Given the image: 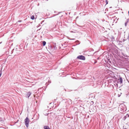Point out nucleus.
<instances>
[{
    "label": "nucleus",
    "instance_id": "26",
    "mask_svg": "<svg viewBox=\"0 0 129 129\" xmlns=\"http://www.w3.org/2000/svg\"><path fill=\"white\" fill-rule=\"evenodd\" d=\"M94 62H95V63H96V62H95V61Z\"/></svg>",
    "mask_w": 129,
    "mask_h": 129
},
{
    "label": "nucleus",
    "instance_id": "31",
    "mask_svg": "<svg viewBox=\"0 0 129 129\" xmlns=\"http://www.w3.org/2000/svg\"><path fill=\"white\" fill-rule=\"evenodd\" d=\"M124 129H126V128H125Z\"/></svg>",
    "mask_w": 129,
    "mask_h": 129
},
{
    "label": "nucleus",
    "instance_id": "22",
    "mask_svg": "<svg viewBox=\"0 0 129 129\" xmlns=\"http://www.w3.org/2000/svg\"><path fill=\"white\" fill-rule=\"evenodd\" d=\"M48 114H46V115H47Z\"/></svg>",
    "mask_w": 129,
    "mask_h": 129
},
{
    "label": "nucleus",
    "instance_id": "5",
    "mask_svg": "<svg viewBox=\"0 0 129 129\" xmlns=\"http://www.w3.org/2000/svg\"><path fill=\"white\" fill-rule=\"evenodd\" d=\"M31 92L30 91H29L27 92L26 94V97L28 98L31 94Z\"/></svg>",
    "mask_w": 129,
    "mask_h": 129
},
{
    "label": "nucleus",
    "instance_id": "11",
    "mask_svg": "<svg viewBox=\"0 0 129 129\" xmlns=\"http://www.w3.org/2000/svg\"><path fill=\"white\" fill-rule=\"evenodd\" d=\"M30 18L32 20H34L35 19L34 16L33 15L32 16L30 17Z\"/></svg>",
    "mask_w": 129,
    "mask_h": 129
},
{
    "label": "nucleus",
    "instance_id": "8",
    "mask_svg": "<svg viewBox=\"0 0 129 129\" xmlns=\"http://www.w3.org/2000/svg\"><path fill=\"white\" fill-rule=\"evenodd\" d=\"M44 129H51L47 126H45L44 127Z\"/></svg>",
    "mask_w": 129,
    "mask_h": 129
},
{
    "label": "nucleus",
    "instance_id": "17",
    "mask_svg": "<svg viewBox=\"0 0 129 129\" xmlns=\"http://www.w3.org/2000/svg\"><path fill=\"white\" fill-rule=\"evenodd\" d=\"M67 117H68V118H70V117H69V116H67Z\"/></svg>",
    "mask_w": 129,
    "mask_h": 129
},
{
    "label": "nucleus",
    "instance_id": "23",
    "mask_svg": "<svg viewBox=\"0 0 129 129\" xmlns=\"http://www.w3.org/2000/svg\"><path fill=\"white\" fill-rule=\"evenodd\" d=\"M48 114H46V115H47Z\"/></svg>",
    "mask_w": 129,
    "mask_h": 129
},
{
    "label": "nucleus",
    "instance_id": "2",
    "mask_svg": "<svg viewBox=\"0 0 129 129\" xmlns=\"http://www.w3.org/2000/svg\"><path fill=\"white\" fill-rule=\"evenodd\" d=\"M56 46V43H53L50 46V50L51 51H53L55 50L57 48Z\"/></svg>",
    "mask_w": 129,
    "mask_h": 129
},
{
    "label": "nucleus",
    "instance_id": "3",
    "mask_svg": "<svg viewBox=\"0 0 129 129\" xmlns=\"http://www.w3.org/2000/svg\"><path fill=\"white\" fill-rule=\"evenodd\" d=\"M25 123L27 127H28L29 125V120L27 117H26L24 120Z\"/></svg>",
    "mask_w": 129,
    "mask_h": 129
},
{
    "label": "nucleus",
    "instance_id": "9",
    "mask_svg": "<svg viewBox=\"0 0 129 129\" xmlns=\"http://www.w3.org/2000/svg\"><path fill=\"white\" fill-rule=\"evenodd\" d=\"M43 45V46H45L46 43V42L45 41H42Z\"/></svg>",
    "mask_w": 129,
    "mask_h": 129
},
{
    "label": "nucleus",
    "instance_id": "29",
    "mask_svg": "<svg viewBox=\"0 0 129 129\" xmlns=\"http://www.w3.org/2000/svg\"><path fill=\"white\" fill-rule=\"evenodd\" d=\"M123 105L124 106V105Z\"/></svg>",
    "mask_w": 129,
    "mask_h": 129
},
{
    "label": "nucleus",
    "instance_id": "25",
    "mask_svg": "<svg viewBox=\"0 0 129 129\" xmlns=\"http://www.w3.org/2000/svg\"><path fill=\"white\" fill-rule=\"evenodd\" d=\"M73 117H72V119H73Z\"/></svg>",
    "mask_w": 129,
    "mask_h": 129
},
{
    "label": "nucleus",
    "instance_id": "20",
    "mask_svg": "<svg viewBox=\"0 0 129 129\" xmlns=\"http://www.w3.org/2000/svg\"><path fill=\"white\" fill-rule=\"evenodd\" d=\"M40 88L39 89H39H42V88Z\"/></svg>",
    "mask_w": 129,
    "mask_h": 129
},
{
    "label": "nucleus",
    "instance_id": "10",
    "mask_svg": "<svg viewBox=\"0 0 129 129\" xmlns=\"http://www.w3.org/2000/svg\"><path fill=\"white\" fill-rule=\"evenodd\" d=\"M76 45H79V44H80V42L79 41H78V40L76 41Z\"/></svg>",
    "mask_w": 129,
    "mask_h": 129
},
{
    "label": "nucleus",
    "instance_id": "16",
    "mask_svg": "<svg viewBox=\"0 0 129 129\" xmlns=\"http://www.w3.org/2000/svg\"><path fill=\"white\" fill-rule=\"evenodd\" d=\"M127 21L126 22H125V26H126V25H127Z\"/></svg>",
    "mask_w": 129,
    "mask_h": 129
},
{
    "label": "nucleus",
    "instance_id": "15",
    "mask_svg": "<svg viewBox=\"0 0 129 129\" xmlns=\"http://www.w3.org/2000/svg\"><path fill=\"white\" fill-rule=\"evenodd\" d=\"M78 112H76L75 113V115L76 116H77L78 115V114H77Z\"/></svg>",
    "mask_w": 129,
    "mask_h": 129
},
{
    "label": "nucleus",
    "instance_id": "24",
    "mask_svg": "<svg viewBox=\"0 0 129 129\" xmlns=\"http://www.w3.org/2000/svg\"><path fill=\"white\" fill-rule=\"evenodd\" d=\"M128 14H129V11L128 12Z\"/></svg>",
    "mask_w": 129,
    "mask_h": 129
},
{
    "label": "nucleus",
    "instance_id": "7",
    "mask_svg": "<svg viewBox=\"0 0 129 129\" xmlns=\"http://www.w3.org/2000/svg\"><path fill=\"white\" fill-rule=\"evenodd\" d=\"M119 82L120 83H122V79L121 78H120L119 79H118Z\"/></svg>",
    "mask_w": 129,
    "mask_h": 129
},
{
    "label": "nucleus",
    "instance_id": "30",
    "mask_svg": "<svg viewBox=\"0 0 129 129\" xmlns=\"http://www.w3.org/2000/svg\"><path fill=\"white\" fill-rule=\"evenodd\" d=\"M95 52L94 53V54H95Z\"/></svg>",
    "mask_w": 129,
    "mask_h": 129
},
{
    "label": "nucleus",
    "instance_id": "6",
    "mask_svg": "<svg viewBox=\"0 0 129 129\" xmlns=\"http://www.w3.org/2000/svg\"><path fill=\"white\" fill-rule=\"evenodd\" d=\"M121 105H120L119 106V110L120 109V112L121 113H122V112H124V109H122V110H121Z\"/></svg>",
    "mask_w": 129,
    "mask_h": 129
},
{
    "label": "nucleus",
    "instance_id": "21",
    "mask_svg": "<svg viewBox=\"0 0 129 129\" xmlns=\"http://www.w3.org/2000/svg\"><path fill=\"white\" fill-rule=\"evenodd\" d=\"M108 4V2H107V3H106V4Z\"/></svg>",
    "mask_w": 129,
    "mask_h": 129
},
{
    "label": "nucleus",
    "instance_id": "27",
    "mask_svg": "<svg viewBox=\"0 0 129 129\" xmlns=\"http://www.w3.org/2000/svg\"><path fill=\"white\" fill-rule=\"evenodd\" d=\"M96 86H96H95L94 87H95Z\"/></svg>",
    "mask_w": 129,
    "mask_h": 129
},
{
    "label": "nucleus",
    "instance_id": "19",
    "mask_svg": "<svg viewBox=\"0 0 129 129\" xmlns=\"http://www.w3.org/2000/svg\"><path fill=\"white\" fill-rule=\"evenodd\" d=\"M41 29V28H40V29H38V30H40V29Z\"/></svg>",
    "mask_w": 129,
    "mask_h": 129
},
{
    "label": "nucleus",
    "instance_id": "28",
    "mask_svg": "<svg viewBox=\"0 0 129 129\" xmlns=\"http://www.w3.org/2000/svg\"><path fill=\"white\" fill-rule=\"evenodd\" d=\"M42 22H43V21H42Z\"/></svg>",
    "mask_w": 129,
    "mask_h": 129
},
{
    "label": "nucleus",
    "instance_id": "12",
    "mask_svg": "<svg viewBox=\"0 0 129 129\" xmlns=\"http://www.w3.org/2000/svg\"><path fill=\"white\" fill-rule=\"evenodd\" d=\"M2 74V69L0 71V77H1Z\"/></svg>",
    "mask_w": 129,
    "mask_h": 129
},
{
    "label": "nucleus",
    "instance_id": "13",
    "mask_svg": "<svg viewBox=\"0 0 129 129\" xmlns=\"http://www.w3.org/2000/svg\"><path fill=\"white\" fill-rule=\"evenodd\" d=\"M0 121L2 122L3 121V119L2 118L0 117Z\"/></svg>",
    "mask_w": 129,
    "mask_h": 129
},
{
    "label": "nucleus",
    "instance_id": "4",
    "mask_svg": "<svg viewBox=\"0 0 129 129\" xmlns=\"http://www.w3.org/2000/svg\"><path fill=\"white\" fill-rule=\"evenodd\" d=\"M77 58L83 60H85V57L83 55H80L78 56Z\"/></svg>",
    "mask_w": 129,
    "mask_h": 129
},
{
    "label": "nucleus",
    "instance_id": "14",
    "mask_svg": "<svg viewBox=\"0 0 129 129\" xmlns=\"http://www.w3.org/2000/svg\"><path fill=\"white\" fill-rule=\"evenodd\" d=\"M22 21V20H18V21L17 22V24L18 22H21Z\"/></svg>",
    "mask_w": 129,
    "mask_h": 129
},
{
    "label": "nucleus",
    "instance_id": "18",
    "mask_svg": "<svg viewBox=\"0 0 129 129\" xmlns=\"http://www.w3.org/2000/svg\"><path fill=\"white\" fill-rule=\"evenodd\" d=\"M74 39H70V40H74Z\"/></svg>",
    "mask_w": 129,
    "mask_h": 129
},
{
    "label": "nucleus",
    "instance_id": "1",
    "mask_svg": "<svg viewBox=\"0 0 129 129\" xmlns=\"http://www.w3.org/2000/svg\"><path fill=\"white\" fill-rule=\"evenodd\" d=\"M62 102L64 104L63 107L67 109L69 105H70L72 103V101L69 99L68 100L67 99H64L62 101Z\"/></svg>",
    "mask_w": 129,
    "mask_h": 129
}]
</instances>
